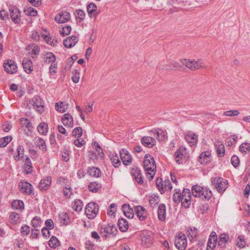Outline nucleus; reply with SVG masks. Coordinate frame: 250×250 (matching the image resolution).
<instances>
[{
  "mask_svg": "<svg viewBox=\"0 0 250 250\" xmlns=\"http://www.w3.org/2000/svg\"><path fill=\"white\" fill-rule=\"evenodd\" d=\"M70 19V14L68 12L62 11L55 17V20L59 23H65Z\"/></svg>",
  "mask_w": 250,
  "mask_h": 250,
  "instance_id": "10",
  "label": "nucleus"
},
{
  "mask_svg": "<svg viewBox=\"0 0 250 250\" xmlns=\"http://www.w3.org/2000/svg\"><path fill=\"white\" fill-rule=\"evenodd\" d=\"M101 184L96 182H92L89 183L88 189L93 192H97L101 189Z\"/></svg>",
  "mask_w": 250,
  "mask_h": 250,
  "instance_id": "38",
  "label": "nucleus"
},
{
  "mask_svg": "<svg viewBox=\"0 0 250 250\" xmlns=\"http://www.w3.org/2000/svg\"><path fill=\"white\" fill-rule=\"evenodd\" d=\"M34 140L35 143L37 146L42 151H46L47 148L45 142L43 139L40 137H36L35 138Z\"/></svg>",
  "mask_w": 250,
  "mask_h": 250,
  "instance_id": "28",
  "label": "nucleus"
},
{
  "mask_svg": "<svg viewBox=\"0 0 250 250\" xmlns=\"http://www.w3.org/2000/svg\"><path fill=\"white\" fill-rule=\"evenodd\" d=\"M185 150L184 149H178L174 154V157L176 162L179 164H182V160L184 157V152Z\"/></svg>",
  "mask_w": 250,
  "mask_h": 250,
  "instance_id": "30",
  "label": "nucleus"
},
{
  "mask_svg": "<svg viewBox=\"0 0 250 250\" xmlns=\"http://www.w3.org/2000/svg\"><path fill=\"white\" fill-rule=\"evenodd\" d=\"M60 218L61 219H62L63 220V221H61V222L62 223V224L66 225L68 224L69 219V217H68V215L67 213H65L62 214V216H61Z\"/></svg>",
  "mask_w": 250,
  "mask_h": 250,
  "instance_id": "63",
  "label": "nucleus"
},
{
  "mask_svg": "<svg viewBox=\"0 0 250 250\" xmlns=\"http://www.w3.org/2000/svg\"><path fill=\"white\" fill-rule=\"evenodd\" d=\"M55 60L56 56L52 53L47 52L44 55V61L46 63L54 62Z\"/></svg>",
  "mask_w": 250,
  "mask_h": 250,
  "instance_id": "37",
  "label": "nucleus"
},
{
  "mask_svg": "<svg viewBox=\"0 0 250 250\" xmlns=\"http://www.w3.org/2000/svg\"><path fill=\"white\" fill-rule=\"evenodd\" d=\"M20 191L24 194H31L32 192V186L27 182L21 181L19 183Z\"/></svg>",
  "mask_w": 250,
  "mask_h": 250,
  "instance_id": "13",
  "label": "nucleus"
},
{
  "mask_svg": "<svg viewBox=\"0 0 250 250\" xmlns=\"http://www.w3.org/2000/svg\"><path fill=\"white\" fill-rule=\"evenodd\" d=\"M120 158L125 165H128L132 163V158L127 150L122 149L120 151Z\"/></svg>",
  "mask_w": 250,
  "mask_h": 250,
  "instance_id": "14",
  "label": "nucleus"
},
{
  "mask_svg": "<svg viewBox=\"0 0 250 250\" xmlns=\"http://www.w3.org/2000/svg\"><path fill=\"white\" fill-rule=\"evenodd\" d=\"M240 114L238 110H227L223 113V115L226 116L233 117L237 116Z\"/></svg>",
  "mask_w": 250,
  "mask_h": 250,
  "instance_id": "51",
  "label": "nucleus"
},
{
  "mask_svg": "<svg viewBox=\"0 0 250 250\" xmlns=\"http://www.w3.org/2000/svg\"><path fill=\"white\" fill-rule=\"evenodd\" d=\"M68 104L62 102H60L56 103L55 108L56 109L62 113L66 111L68 108Z\"/></svg>",
  "mask_w": 250,
  "mask_h": 250,
  "instance_id": "32",
  "label": "nucleus"
},
{
  "mask_svg": "<svg viewBox=\"0 0 250 250\" xmlns=\"http://www.w3.org/2000/svg\"><path fill=\"white\" fill-rule=\"evenodd\" d=\"M172 188V185L169 180H166L165 181V185L162 187L163 192L166 190H170Z\"/></svg>",
  "mask_w": 250,
  "mask_h": 250,
  "instance_id": "62",
  "label": "nucleus"
},
{
  "mask_svg": "<svg viewBox=\"0 0 250 250\" xmlns=\"http://www.w3.org/2000/svg\"><path fill=\"white\" fill-rule=\"evenodd\" d=\"M236 244L240 248H243L245 247L246 242L242 236H239L238 237Z\"/></svg>",
  "mask_w": 250,
  "mask_h": 250,
  "instance_id": "55",
  "label": "nucleus"
},
{
  "mask_svg": "<svg viewBox=\"0 0 250 250\" xmlns=\"http://www.w3.org/2000/svg\"><path fill=\"white\" fill-rule=\"evenodd\" d=\"M51 177H46L41 180L39 185V188L41 190H46L49 188L51 184Z\"/></svg>",
  "mask_w": 250,
  "mask_h": 250,
  "instance_id": "18",
  "label": "nucleus"
},
{
  "mask_svg": "<svg viewBox=\"0 0 250 250\" xmlns=\"http://www.w3.org/2000/svg\"><path fill=\"white\" fill-rule=\"evenodd\" d=\"M99 211L98 205L94 202H90L86 206L85 213L89 219L94 218Z\"/></svg>",
  "mask_w": 250,
  "mask_h": 250,
  "instance_id": "4",
  "label": "nucleus"
},
{
  "mask_svg": "<svg viewBox=\"0 0 250 250\" xmlns=\"http://www.w3.org/2000/svg\"><path fill=\"white\" fill-rule=\"evenodd\" d=\"M13 208L19 209H23L24 208V203L21 200H14L11 204Z\"/></svg>",
  "mask_w": 250,
  "mask_h": 250,
  "instance_id": "42",
  "label": "nucleus"
},
{
  "mask_svg": "<svg viewBox=\"0 0 250 250\" xmlns=\"http://www.w3.org/2000/svg\"><path fill=\"white\" fill-rule=\"evenodd\" d=\"M229 240V235L225 233H222L220 235L218 245L221 247H224L225 246L226 244L228 242Z\"/></svg>",
  "mask_w": 250,
  "mask_h": 250,
  "instance_id": "35",
  "label": "nucleus"
},
{
  "mask_svg": "<svg viewBox=\"0 0 250 250\" xmlns=\"http://www.w3.org/2000/svg\"><path fill=\"white\" fill-rule=\"evenodd\" d=\"M97 6L94 3H89L87 6V11L88 14L91 16L93 15L94 16L96 17L99 14V12H97Z\"/></svg>",
  "mask_w": 250,
  "mask_h": 250,
  "instance_id": "29",
  "label": "nucleus"
},
{
  "mask_svg": "<svg viewBox=\"0 0 250 250\" xmlns=\"http://www.w3.org/2000/svg\"><path fill=\"white\" fill-rule=\"evenodd\" d=\"M217 241V235H213L212 237H209L208 242L207 250H213L216 246Z\"/></svg>",
  "mask_w": 250,
  "mask_h": 250,
  "instance_id": "31",
  "label": "nucleus"
},
{
  "mask_svg": "<svg viewBox=\"0 0 250 250\" xmlns=\"http://www.w3.org/2000/svg\"><path fill=\"white\" fill-rule=\"evenodd\" d=\"M20 218L18 213L12 212L10 216V219L13 223H16Z\"/></svg>",
  "mask_w": 250,
  "mask_h": 250,
  "instance_id": "60",
  "label": "nucleus"
},
{
  "mask_svg": "<svg viewBox=\"0 0 250 250\" xmlns=\"http://www.w3.org/2000/svg\"><path fill=\"white\" fill-rule=\"evenodd\" d=\"M72 73L73 76L72 77V80L74 83H78L80 80V72L77 70H74Z\"/></svg>",
  "mask_w": 250,
  "mask_h": 250,
  "instance_id": "54",
  "label": "nucleus"
},
{
  "mask_svg": "<svg viewBox=\"0 0 250 250\" xmlns=\"http://www.w3.org/2000/svg\"><path fill=\"white\" fill-rule=\"evenodd\" d=\"M141 143L146 147L151 148L155 145L156 141L152 137L144 136L141 139Z\"/></svg>",
  "mask_w": 250,
  "mask_h": 250,
  "instance_id": "22",
  "label": "nucleus"
},
{
  "mask_svg": "<svg viewBox=\"0 0 250 250\" xmlns=\"http://www.w3.org/2000/svg\"><path fill=\"white\" fill-rule=\"evenodd\" d=\"M182 63L191 70H194L204 67L203 62L200 60H189L183 59L181 61Z\"/></svg>",
  "mask_w": 250,
  "mask_h": 250,
  "instance_id": "5",
  "label": "nucleus"
},
{
  "mask_svg": "<svg viewBox=\"0 0 250 250\" xmlns=\"http://www.w3.org/2000/svg\"><path fill=\"white\" fill-rule=\"evenodd\" d=\"M181 202L182 207L185 208L189 207L191 203V194L188 189H184L183 190Z\"/></svg>",
  "mask_w": 250,
  "mask_h": 250,
  "instance_id": "8",
  "label": "nucleus"
},
{
  "mask_svg": "<svg viewBox=\"0 0 250 250\" xmlns=\"http://www.w3.org/2000/svg\"><path fill=\"white\" fill-rule=\"evenodd\" d=\"M20 123L23 128H27L28 130H30L32 128L31 122L27 119L21 118Z\"/></svg>",
  "mask_w": 250,
  "mask_h": 250,
  "instance_id": "40",
  "label": "nucleus"
},
{
  "mask_svg": "<svg viewBox=\"0 0 250 250\" xmlns=\"http://www.w3.org/2000/svg\"><path fill=\"white\" fill-rule=\"evenodd\" d=\"M27 106H29V108L32 106L40 113H42L44 111L43 102L39 96H34L31 100H30Z\"/></svg>",
  "mask_w": 250,
  "mask_h": 250,
  "instance_id": "3",
  "label": "nucleus"
},
{
  "mask_svg": "<svg viewBox=\"0 0 250 250\" xmlns=\"http://www.w3.org/2000/svg\"><path fill=\"white\" fill-rule=\"evenodd\" d=\"M22 65L24 71L30 74L33 70L32 62L30 59H24L22 61Z\"/></svg>",
  "mask_w": 250,
  "mask_h": 250,
  "instance_id": "23",
  "label": "nucleus"
},
{
  "mask_svg": "<svg viewBox=\"0 0 250 250\" xmlns=\"http://www.w3.org/2000/svg\"><path fill=\"white\" fill-rule=\"evenodd\" d=\"M116 211V205L115 204H111L110 205L109 208L107 209V213L109 215L114 214Z\"/></svg>",
  "mask_w": 250,
  "mask_h": 250,
  "instance_id": "58",
  "label": "nucleus"
},
{
  "mask_svg": "<svg viewBox=\"0 0 250 250\" xmlns=\"http://www.w3.org/2000/svg\"><path fill=\"white\" fill-rule=\"evenodd\" d=\"M180 64L176 62H172L169 65L161 66V69L164 70H176L180 67Z\"/></svg>",
  "mask_w": 250,
  "mask_h": 250,
  "instance_id": "39",
  "label": "nucleus"
},
{
  "mask_svg": "<svg viewBox=\"0 0 250 250\" xmlns=\"http://www.w3.org/2000/svg\"><path fill=\"white\" fill-rule=\"evenodd\" d=\"M5 71L8 73L14 74L17 72V65L12 60H7L3 63Z\"/></svg>",
  "mask_w": 250,
  "mask_h": 250,
  "instance_id": "9",
  "label": "nucleus"
},
{
  "mask_svg": "<svg viewBox=\"0 0 250 250\" xmlns=\"http://www.w3.org/2000/svg\"><path fill=\"white\" fill-rule=\"evenodd\" d=\"M173 200L175 203H178L182 200V193L180 190L176 191L173 195Z\"/></svg>",
  "mask_w": 250,
  "mask_h": 250,
  "instance_id": "52",
  "label": "nucleus"
},
{
  "mask_svg": "<svg viewBox=\"0 0 250 250\" xmlns=\"http://www.w3.org/2000/svg\"><path fill=\"white\" fill-rule=\"evenodd\" d=\"M116 231V228L113 224H109L107 226L102 225L101 227L100 233L103 234L105 237H106L107 234H112Z\"/></svg>",
  "mask_w": 250,
  "mask_h": 250,
  "instance_id": "12",
  "label": "nucleus"
},
{
  "mask_svg": "<svg viewBox=\"0 0 250 250\" xmlns=\"http://www.w3.org/2000/svg\"><path fill=\"white\" fill-rule=\"evenodd\" d=\"M72 133L73 136L79 138L82 135L83 129L81 127H77L73 130Z\"/></svg>",
  "mask_w": 250,
  "mask_h": 250,
  "instance_id": "48",
  "label": "nucleus"
},
{
  "mask_svg": "<svg viewBox=\"0 0 250 250\" xmlns=\"http://www.w3.org/2000/svg\"><path fill=\"white\" fill-rule=\"evenodd\" d=\"M41 219L38 217H34L32 221V226L35 228L40 227L41 226Z\"/></svg>",
  "mask_w": 250,
  "mask_h": 250,
  "instance_id": "56",
  "label": "nucleus"
},
{
  "mask_svg": "<svg viewBox=\"0 0 250 250\" xmlns=\"http://www.w3.org/2000/svg\"><path fill=\"white\" fill-rule=\"evenodd\" d=\"M136 214L140 220H145L147 217L146 209L143 207L138 206L135 208Z\"/></svg>",
  "mask_w": 250,
  "mask_h": 250,
  "instance_id": "19",
  "label": "nucleus"
},
{
  "mask_svg": "<svg viewBox=\"0 0 250 250\" xmlns=\"http://www.w3.org/2000/svg\"><path fill=\"white\" fill-rule=\"evenodd\" d=\"M37 129L40 134L42 135H46L48 132V125L44 122L41 123L38 125Z\"/></svg>",
  "mask_w": 250,
  "mask_h": 250,
  "instance_id": "33",
  "label": "nucleus"
},
{
  "mask_svg": "<svg viewBox=\"0 0 250 250\" xmlns=\"http://www.w3.org/2000/svg\"><path fill=\"white\" fill-rule=\"evenodd\" d=\"M131 174L137 183L140 185L143 184L144 181L141 171L139 168L136 167L132 168L131 169Z\"/></svg>",
  "mask_w": 250,
  "mask_h": 250,
  "instance_id": "11",
  "label": "nucleus"
},
{
  "mask_svg": "<svg viewBox=\"0 0 250 250\" xmlns=\"http://www.w3.org/2000/svg\"><path fill=\"white\" fill-rule=\"evenodd\" d=\"M24 171L26 174L31 173L32 172V163L28 157H27L25 160Z\"/></svg>",
  "mask_w": 250,
  "mask_h": 250,
  "instance_id": "36",
  "label": "nucleus"
},
{
  "mask_svg": "<svg viewBox=\"0 0 250 250\" xmlns=\"http://www.w3.org/2000/svg\"><path fill=\"white\" fill-rule=\"evenodd\" d=\"M214 145L218 156L220 157H223L225 152L224 144L221 141H218L215 142Z\"/></svg>",
  "mask_w": 250,
  "mask_h": 250,
  "instance_id": "24",
  "label": "nucleus"
},
{
  "mask_svg": "<svg viewBox=\"0 0 250 250\" xmlns=\"http://www.w3.org/2000/svg\"><path fill=\"white\" fill-rule=\"evenodd\" d=\"M185 139L191 146H193L197 143L198 139L197 136L192 132H188L185 134Z\"/></svg>",
  "mask_w": 250,
  "mask_h": 250,
  "instance_id": "20",
  "label": "nucleus"
},
{
  "mask_svg": "<svg viewBox=\"0 0 250 250\" xmlns=\"http://www.w3.org/2000/svg\"><path fill=\"white\" fill-rule=\"evenodd\" d=\"M72 208L76 211H80L83 208V203L80 200H75L72 203Z\"/></svg>",
  "mask_w": 250,
  "mask_h": 250,
  "instance_id": "43",
  "label": "nucleus"
},
{
  "mask_svg": "<svg viewBox=\"0 0 250 250\" xmlns=\"http://www.w3.org/2000/svg\"><path fill=\"white\" fill-rule=\"evenodd\" d=\"M9 12L12 21L15 23H19L21 21V13L18 8L11 7L9 8Z\"/></svg>",
  "mask_w": 250,
  "mask_h": 250,
  "instance_id": "16",
  "label": "nucleus"
},
{
  "mask_svg": "<svg viewBox=\"0 0 250 250\" xmlns=\"http://www.w3.org/2000/svg\"><path fill=\"white\" fill-rule=\"evenodd\" d=\"M71 31V26L67 25V26H65L63 27V28H62V30H60V34L62 36L64 37V36L69 35Z\"/></svg>",
  "mask_w": 250,
  "mask_h": 250,
  "instance_id": "50",
  "label": "nucleus"
},
{
  "mask_svg": "<svg viewBox=\"0 0 250 250\" xmlns=\"http://www.w3.org/2000/svg\"><path fill=\"white\" fill-rule=\"evenodd\" d=\"M166 206L164 204H161L159 205L158 209V217L159 219L163 221L166 219Z\"/></svg>",
  "mask_w": 250,
  "mask_h": 250,
  "instance_id": "26",
  "label": "nucleus"
},
{
  "mask_svg": "<svg viewBox=\"0 0 250 250\" xmlns=\"http://www.w3.org/2000/svg\"><path fill=\"white\" fill-rule=\"evenodd\" d=\"M25 12L26 15L32 17H34L37 14V11L34 8L31 7L28 8L26 10H25Z\"/></svg>",
  "mask_w": 250,
  "mask_h": 250,
  "instance_id": "59",
  "label": "nucleus"
},
{
  "mask_svg": "<svg viewBox=\"0 0 250 250\" xmlns=\"http://www.w3.org/2000/svg\"><path fill=\"white\" fill-rule=\"evenodd\" d=\"M30 232L29 227L27 225L22 226L21 229V232L22 235H27Z\"/></svg>",
  "mask_w": 250,
  "mask_h": 250,
  "instance_id": "64",
  "label": "nucleus"
},
{
  "mask_svg": "<svg viewBox=\"0 0 250 250\" xmlns=\"http://www.w3.org/2000/svg\"><path fill=\"white\" fill-rule=\"evenodd\" d=\"M231 163L234 167H238L240 163L239 158L235 155L232 156L231 158Z\"/></svg>",
  "mask_w": 250,
  "mask_h": 250,
  "instance_id": "61",
  "label": "nucleus"
},
{
  "mask_svg": "<svg viewBox=\"0 0 250 250\" xmlns=\"http://www.w3.org/2000/svg\"><path fill=\"white\" fill-rule=\"evenodd\" d=\"M12 138L11 136H6L2 138L0 141V147L5 146L9 142L11 141Z\"/></svg>",
  "mask_w": 250,
  "mask_h": 250,
  "instance_id": "49",
  "label": "nucleus"
},
{
  "mask_svg": "<svg viewBox=\"0 0 250 250\" xmlns=\"http://www.w3.org/2000/svg\"><path fill=\"white\" fill-rule=\"evenodd\" d=\"M78 41L76 36H72L67 37L63 41V44L67 48H71L76 44Z\"/></svg>",
  "mask_w": 250,
  "mask_h": 250,
  "instance_id": "21",
  "label": "nucleus"
},
{
  "mask_svg": "<svg viewBox=\"0 0 250 250\" xmlns=\"http://www.w3.org/2000/svg\"><path fill=\"white\" fill-rule=\"evenodd\" d=\"M118 226L119 229L122 232H125L128 229V223L124 218L119 219Z\"/></svg>",
  "mask_w": 250,
  "mask_h": 250,
  "instance_id": "27",
  "label": "nucleus"
},
{
  "mask_svg": "<svg viewBox=\"0 0 250 250\" xmlns=\"http://www.w3.org/2000/svg\"><path fill=\"white\" fill-rule=\"evenodd\" d=\"M17 155L14 156L15 160L19 161L23 157L24 149L21 146H19L17 148Z\"/></svg>",
  "mask_w": 250,
  "mask_h": 250,
  "instance_id": "44",
  "label": "nucleus"
},
{
  "mask_svg": "<svg viewBox=\"0 0 250 250\" xmlns=\"http://www.w3.org/2000/svg\"><path fill=\"white\" fill-rule=\"evenodd\" d=\"M110 158L111 161H112L113 166L115 167H118V166L120 165L121 162L118 157V155L116 153H112L110 155Z\"/></svg>",
  "mask_w": 250,
  "mask_h": 250,
  "instance_id": "41",
  "label": "nucleus"
},
{
  "mask_svg": "<svg viewBox=\"0 0 250 250\" xmlns=\"http://www.w3.org/2000/svg\"><path fill=\"white\" fill-rule=\"evenodd\" d=\"M87 172L90 175L95 177H99L101 173L100 169L95 167H90L88 169Z\"/></svg>",
  "mask_w": 250,
  "mask_h": 250,
  "instance_id": "34",
  "label": "nucleus"
},
{
  "mask_svg": "<svg viewBox=\"0 0 250 250\" xmlns=\"http://www.w3.org/2000/svg\"><path fill=\"white\" fill-rule=\"evenodd\" d=\"M239 150L242 153H248L250 150V143H245L241 144L239 146Z\"/></svg>",
  "mask_w": 250,
  "mask_h": 250,
  "instance_id": "46",
  "label": "nucleus"
},
{
  "mask_svg": "<svg viewBox=\"0 0 250 250\" xmlns=\"http://www.w3.org/2000/svg\"><path fill=\"white\" fill-rule=\"evenodd\" d=\"M153 242V237L150 232H145L142 234V243L143 245L149 247Z\"/></svg>",
  "mask_w": 250,
  "mask_h": 250,
  "instance_id": "15",
  "label": "nucleus"
},
{
  "mask_svg": "<svg viewBox=\"0 0 250 250\" xmlns=\"http://www.w3.org/2000/svg\"><path fill=\"white\" fill-rule=\"evenodd\" d=\"M122 209L124 214L128 218H133L134 213L133 209L130 208L129 205L123 204L122 206Z\"/></svg>",
  "mask_w": 250,
  "mask_h": 250,
  "instance_id": "25",
  "label": "nucleus"
},
{
  "mask_svg": "<svg viewBox=\"0 0 250 250\" xmlns=\"http://www.w3.org/2000/svg\"><path fill=\"white\" fill-rule=\"evenodd\" d=\"M212 185L220 193L223 192L227 188V181L221 177H215L211 178Z\"/></svg>",
  "mask_w": 250,
  "mask_h": 250,
  "instance_id": "7",
  "label": "nucleus"
},
{
  "mask_svg": "<svg viewBox=\"0 0 250 250\" xmlns=\"http://www.w3.org/2000/svg\"><path fill=\"white\" fill-rule=\"evenodd\" d=\"M174 243L176 247L179 250H185L187 246V239L186 235L182 233H179L175 238Z\"/></svg>",
  "mask_w": 250,
  "mask_h": 250,
  "instance_id": "6",
  "label": "nucleus"
},
{
  "mask_svg": "<svg viewBox=\"0 0 250 250\" xmlns=\"http://www.w3.org/2000/svg\"><path fill=\"white\" fill-rule=\"evenodd\" d=\"M191 192L193 196L200 197L202 200H208L212 196V192L209 188L197 185L192 187Z\"/></svg>",
  "mask_w": 250,
  "mask_h": 250,
  "instance_id": "2",
  "label": "nucleus"
},
{
  "mask_svg": "<svg viewBox=\"0 0 250 250\" xmlns=\"http://www.w3.org/2000/svg\"><path fill=\"white\" fill-rule=\"evenodd\" d=\"M62 121L64 125L68 127H72L73 126V119L69 113H65L62 116Z\"/></svg>",
  "mask_w": 250,
  "mask_h": 250,
  "instance_id": "17",
  "label": "nucleus"
},
{
  "mask_svg": "<svg viewBox=\"0 0 250 250\" xmlns=\"http://www.w3.org/2000/svg\"><path fill=\"white\" fill-rule=\"evenodd\" d=\"M188 237L189 239H193L197 236L198 234V230L197 229L195 228H191L189 229L188 230Z\"/></svg>",
  "mask_w": 250,
  "mask_h": 250,
  "instance_id": "45",
  "label": "nucleus"
},
{
  "mask_svg": "<svg viewBox=\"0 0 250 250\" xmlns=\"http://www.w3.org/2000/svg\"><path fill=\"white\" fill-rule=\"evenodd\" d=\"M143 166L147 178L151 180L155 174L156 169L153 157L149 154H146L144 157Z\"/></svg>",
  "mask_w": 250,
  "mask_h": 250,
  "instance_id": "1",
  "label": "nucleus"
},
{
  "mask_svg": "<svg viewBox=\"0 0 250 250\" xmlns=\"http://www.w3.org/2000/svg\"><path fill=\"white\" fill-rule=\"evenodd\" d=\"M159 201V198L157 196H151L149 198V202L151 206H155L158 204Z\"/></svg>",
  "mask_w": 250,
  "mask_h": 250,
  "instance_id": "57",
  "label": "nucleus"
},
{
  "mask_svg": "<svg viewBox=\"0 0 250 250\" xmlns=\"http://www.w3.org/2000/svg\"><path fill=\"white\" fill-rule=\"evenodd\" d=\"M85 17V13L82 10H78L76 11V18L78 21L79 22L83 21Z\"/></svg>",
  "mask_w": 250,
  "mask_h": 250,
  "instance_id": "53",
  "label": "nucleus"
},
{
  "mask_svg": "<svg viewBox=\"0 0 250 250\" xmlns=\"http://www.w3.org/2000/svg\"><path fill=\"white\" fill-rule=\"evenodd\" d=\"M59 245V242L57 238L55 236H52L49 241V246L52 248H56Z\"/></svg>",
  "mask_w": 250,
  "mask_h": 250,
  "instance_id": "47",
  "label": "nucleus"
}]
</instances>
